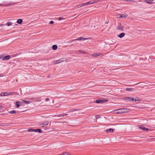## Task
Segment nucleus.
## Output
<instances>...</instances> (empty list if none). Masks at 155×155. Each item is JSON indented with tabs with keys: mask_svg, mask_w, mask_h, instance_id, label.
<instances>
[{
	"mask_svg": "<svg viewBox=\"0 0 155 155\" xmlns=\"http://www.w3.org/2000/svg\"><path fill=\"white\" fill-rule=\"evenodd\" d=\"M129 109L126 108H122L119 109V110H118L119 111V114L127 113L129 112Z\"/></svg>",
	"mask_w": 155,
	"mask_h": 155,
	"instance_id": "obj_1",
	"label": "nucleus"
},
{
	"mask_svg": "<svg viewBox=\"0 0 155 155\" xmlns=\"http://www.w3.org/2000/svg\"><path fill=\"white\" fill-rule=\"evenodd\" d=\"M14 92H11L10 93L7 92H2L0 94L1 96H7L9 95H14Z\"/></svg>",
	"mask_w": 155,
	"mask_h": 155,
	"instance_id": "obj_2",
	"label": "nucleus"
},
{
	"mask_svg": "<svg viewBox=\"0 0 155 155\" xmlns=\"http://www.w3.org/2000/svg\"><path fill=\"white\" fill-rule=\"evenodd\" d=\"M108 100L106 98L102 99L97 100L96 101V103H101L107 102Z\"/></svg>",
	"mask_w": 155,
	"mask_h": 155,
	"instance_id": "obj_3",
	"label": "nucleus"
},
{
	"mask_svg": "<svg viewBox=\"0 0 155 155\" xmlns=\"http://www.w3.org/2000/svg\"><path fill=\"white\" fill-rule=\"evenodd\" d=\"M117 29L119 30L123 31L124 30V27L121 24H119L117 27Z\"/></svg>",
	"mask_w": 155,
	"mask_h": 155,
	"instance_id": "obj_4",
	"label": "nucleus"
},
{
	"mask_svg": "<svg viewBox=\"0 0 155 155\" xmlns=\"http://www.w3.org/2000/svg\"><path fill=\"white\" fill-rule=\"evenodd\" d=\"M139 127L140 128L143 130H145L146 131H148L149 130L148 128H145L143 126H140Z\"/></svg>",
	"mask_w": 155,
	"mask_h": 155,
	"instance_id": "obj_5",
	"label": "nucleus"
},
{
	"mask_svg": "<svg viewBox=\"0 0 155 155\" xmlns=\"http://www.w3.org/2000/svg\"><path fill=\"white\" fill-rule=\"evenodd\" d=\"M10 58V56L9 55H8L5 56L2 59V60L3 61H5L6 60H8Z\"/></svg>",
	"mask_w": 155,
	"mask_h": 155,
	"instance_id": "obj_6",
	"label": "nucleus"
},
{
	"mask_svg": "<svg viewBox=\"0 0 155 155\" xmlns=\"http://www.w3.org/2000/svg\"><path fill=\"white\" fill-rule=\"evenodd\" d=\"M49 122L48 121H46L44 122H43L42 124L40 125H42V127H43L44 125L46 126L47 125L49 124Z\"/></svg>",
	"mask_w": 155,
	"mask_h": 155,
	"instance_id": "obj_7",
	"label": "nucleus"
},
{
	"mask_svg": "<svg viewBox=\"0 0 155 155\" xmlns=\"http://www.w3.org/2000/svg\"><path fill=\"white\" fill-rule=\"evenodd\" d=\"M86 38H79L78 39H74L72 40L71 41V42L73 41H81V40H86Z\"/></svg>",
	"mask_w": 155,
	"mask_h": 155,
	"instance_id": "obj_8",
	"label": "nucleus"
},
{
	"mask_svg": "<svg viewBox=\"0 0 155 155\" xmlns=\"http://www.w3.org/2000/svg\"><path fill=\"white\" fill-rule=\"evenodd\" d=\"M101 53H94V54H92V56L93 57H98V56H100V55H101Z\"/></svg>",
	"mask_w": 155,
	"mask_h": 155,
	"instance_id": "obj_9",
	"label": "nucleus"
},
{
	"mask_svg": "<svg viewBox=\"0 0 155 155\" xmlns=\"http://www.w3.org/2000/svg\"><path fill=\"white\" fill-rule=\"evenodd\" d=\"M22 104L21 102L20 101H17L16 102V105L17 107L18 108L20 105H21Z\"/></svg>",
	"mask_w": 155,
	"mask_h": 155,
	"instance_id": "obj_10",
	"label": "nucleus"
},
{
	"mask_svg": "<svg viewBox=\"0 0 155 155\" xmlns=\"http://www.w3.org/2000/svg\"><path fill=\"white\" fill-rule=\"evenodd\" d=\"M106 131L107 133L113 132L114 131L113 129L112 128H110L106 130Z\"/></svg>",
	"mask_w": 155,
	"mask_h": 155,
	"instance_id": "obj_11",
	"label": "nucleus"
},
{
	"mask_svg": "<svg viewBox=\"0 0 155 155\" xmlns=\"http://www.w3.org/2000/svg\"><path fill=\"white\" fill-rule=\"evenodd\" d=\"M12 5V4H11L10 3L8 4H6V5H3V4H1V3H0V6H9L11 5Z\"/></svg>",
	"mask_w": 155,
	"mask_h": 155,
	"instance_id": "obj_12",
	"label": "nucleus"
},
{
	"mask_svg": "<svg viewBox=\"0 0 155 155\" xmlns=\"http://www.w3.org/2000/svg\"><path fill=\"white\" fill-rule=\"evenodd\" d=\"M125 35V33H120V34L118 36L121 38L123 37Z\"/></svg>",
	"mask_w": 155,
	"mask_h": 155,
	"instance_id": "obj_13",
	"label": "nucleus"
},
{
	"mask_svg": "<svg viewBox=\"0 0 155 155\" xmlns=\"http://www.w3.org/2000/svg\"><path fill=\"white\" fill-rule=\"evenodd\" d=\"M86 5H90L91 4H92L94 3V1H90L88 2H86Z\"/></svg>",
	"mask_w": 155,
	"mask_h": 155,
	"instance_id": "obj_14",
	"label": "nucleus"
},
{
	"mask_svg": "<svg viewBox=\"0 0 155 155\" xmlns=\"http://www.w3.org/2000/svg\"><path fill=\"white\" fill-rule=\"evenodd\" d=\"M145 2L148 4H153V2H151V1H149V0H146L145 1Z\"/></svg>",
	"mask_w": 155,
	"mask_h": 155,
	"instance_id": "obj_15",
	"label": "nucleus"
},
{
	"mask_svg": "<svg viewBox=\"0 0 155 155\" xmlns=\"http://www.w3.org/2000/svg\"><path fill=\"white\" fill-rule=\"evenodd\" d=\"M22 19H19L17 20V22L18 24H21L22 23Z\"/></svg>",
	"mask_w": 155,
	"mask_h": 155,
	"instance_id": "obj_16",
	"label": "nucleus"
},
{
	"mask_svg": "<svg viewBox=\"0 0 155 155\" xmlns=\"http://www.w3.org/2000/svg\"><path fill=\"white\" fill-rule=\"evenodd\" d=\"M63 61V60L62 59H60L59 60H56V62L55 63L56 64L59 63H60Z\"/></svg>",
	"mask_w": 155,
	"mask_h": 155,
	"instance_id": "obj_17",
	"label": "nucleus"
},
{
	"mask_svg": "<svg viewBox=\"0 0 155 155\" xmlns=\"http://www.w3.org/2000/svg\"><path fill=\"white\" fill-rule=\"evenodd\" d=\"M28 132H35V129H33L32 128L29 129L28 130Z\"/></svg>",
	"mask_w": 155,
	"mask_h": 155,
	"instance_id": "obj_18",
	"label": "nucleus"
},
{
	"mask_svg": "<svg viewBox=\"0 0 155 155\" xmlns=\"http://www.w3.org/2000/svg\"><path fill=\"white\" fill-rule=\"evenodd\" d=\"M57 48V46L56 45H54L52 46V49L54 50H55Z\"/></svg>",
	"mask_w": 155,
	"mask_h": 155,
	"instance_id": "obj_19",
	"label": "nucleus"
},
{
	"mask_svg": "<svg viewBox=\"0 0 155 155\" xmlns=\"http://www.w3.org/2000/svg\"><path fill=\"white\" fill-rule=\"evenodd\" d=\"M131 97H127L124 98V99L126 100L130 101L131 100Z\"/></svg>",
	"mask_w": 155,
	"mask_h": 155,
	"instance_id": "obj_20",
	"label": "nucleus"
},
{
	"mask_svg": "<svg viewBox=\"0 0 155 155\" xmlns=\"http://www.w3.org/2000/svg\"><path fill=\"white\" fill-rule=\"evenodd\" d=\"M131 100H132V101H134V100H135V101H139V99H138V98H132V97H131Z\"/></svg>",
	"mask_w": 155,
	"mask_h": 155,
	"instance_id": "obj_21",
	"label": "nucleus"
},
{
	"mask_svg": "<svg viewBox=\"0 0 155 155\" xmlns=\"http://www.w3.org/2000/svg\"><path fill=\"white\" fill-rule=\"evenodd\" d=\"M22 101L24 103H26V104H29L31 103V102L30 101H27L24 100H22Z\"/></svg>",
	"mask_w": 155,
	"mask_h": 155,
	"instance_id": "obj_22",
	"label": "nucleus"
},
{
	"mask_svg": "<svg viewBox=\"0 0 155 155\" xmlns=\"http://www.w3.org/2000/svg\"><path fill=\"white\" fill-rule=\"evenodd\" d=\"M127 17V16L126 15H125L124 14H121L120 15V17L119 18H124V17Z\"/></svg>",
	"mask_w": 155,
	"mask_h": 155,
	"instance_id": "obj_23",
	"label": "nucleus"
},
{
	"mask_svg": "<svg viewBox=\"0 0 155 155\" xmlns=\"http://www.w3.org/2000/svg\"><path fill=\"white\" fill-rule=\"evenodd\" d=\"M9 113L11 114H13L15 113H16V112L15 110H12V111H11L9 112Z\"/></svg>",
	"mask_w": 155,
	"mask_h": 155,
	"instance_id": "obj_24",
	"label": "nucleus"
},
{
	"mask_svg": "<svg viewBox=\"0 0 155 155\" xmlns=\"http://www.w3.org/2000/svg\"><path fill=\"white\" fill-rule=\"evenodd\" d=\"M132 89H133L131 88H127L126 89V91H132Z\"/></svg>",
	"mask_w": 155,
	"mask_h": 155,
	"instance_id": "obj_25",
	"label": "nucleus"
},
{
	"mask_svg": "<svg viewBox=\"0 0 155 155\" xmlns=\"http://www.w3.org/2000/svg\"><path fill=\"white\" fill-rule=\"evenodd\" d=\"M8 26H9L12 25V23L11 22H8L7 23Z\"/></svg>",
	"mask_w": 155,
	"mask_h": 155,
	"instance_id": "obj_26",
	"label": "nucleus"
},
{
	"mask_svg": "<svg viewBox=\"0 0 155 155\" xmlns=\"http://www.w3.org/2000/svg\"><path fill=\"white\" fill-rule=\"evenodd\" d=\"M38 132L40 133H41V130L40 129H35V132Z\"/></svg>",
	"mask_w": 155,
	"mask_h": 155,
	"instance_id": "obj_27",
	"label": "nucleus"
},
{
	"mask_svg": "<svg viewBox=\"0 0 155 155\" xmlns=\"http://www.w3.org/2000/svg\"><path fill=\"white\" fill-rule=\"evenodd\" d=\"M118 110H119V109H117L114 110V113L115 114H119V111H118Z\"/></svg>",
	"mask_w": 155,
	"mask_h": 155,
	"instance_id": "obj_28",
	"label": "nucleus"
},
{
	"mask_svg": "<svg viewBox=\"0 0 155 155\" xmlns=\"http://www.w3.org/2000/svg\"><path fill=\"white\" fill-rule=\"evenodd\" d=\"M64 155H71L69 153L66 152L64 153Z\"/></svg>",
	"mask_w": 155,
	"mask_h": 155,
	"instance_id": "obj_29",
	"label": "nucleus"
},
{
	"mask_svg": "<svg viewBox=\"0 0 155 155\" xmlns=\"http://www.w3.org/2000/svg\"><path fill=\"white\" fill-rule=\"evenodd\" d=\"M81 4V6H82V7L86 5V3H83Z\"/></svg>",
	"mask_w": 155,
	"mask_h": 155,
	"instance_id": "obj_30",
	"label": "nucleus"
},
{
	"mask_svg": "<svg viewBox=\"0 0 155 155\" xmlns=\"http://www.w3.org/2000/svg\"><path fill=\"white\" fill-rule=\"evenodd\" d=\"M79 51L81 53L83 54L85 53V52L82 50H79Z\"/></svg>",
	"mask_w": 155,
	"mask_h": 155,
	"instance_id": "obj_31",
	"label": "nucleus"
},
{
	"mask_svg": "<svg viewBox=\"0 0 155 155\" xmlns=\"http://www.w3.org/2000/svg\"><path fill=\"white\" fill-rule=\"evenodd\" d=\"M63 19V18H62V17H60V18H58V20L60 21V20H61L62 19Z\"/></svg>",
	"mask_w": 155,
	"mask_h": 155,
	"instance_id": "obj_32",
	"label": "nucleus"
},
{
	"mask_svg": "<svg viewBox=\"0 0 155 155\" xmlns=\"http://www.w3.org/2000/svg\"><path fill=\"white\" fill-rule=\"evenodd\" d=\"M6 26V25L5 24H2L0 25V27L2 26Z\"/></svg>",
	"mask_w": 155,
	"mask_h": 155,
	"instance_id": "obj_33",
	"label": "nucleus"
},
{
	"mask_svg": "<svg viewBox=\"0 0 155 155\" xmlns=\"http://www.w3.org/2000/svg\"><path fill=\"white\" fill-rule=\"evenodd\" d=\"M75 110H75V109H72V110H70L69 112H73V111H75Z\"/></svg>",
	"mask_w": 155,
	"mask_h": 155,
	"instance_id": "obj_34",
	"label": "nucleus"
},
{
	"mask_svg": "<svg viewBox=\"0 0 155 155\" xmlns=\"http://www.w3.org/2000/svg\"><path fill=\"white\" fill-rule=\"evenodd\" d=\"M100 117V116L98 115H97L95 116V118L96 119Z\"/></svg>",
	"mask_w": 155,
	"mask_h": 155,
	"instance_id": "obj_35",
	"label": "nucleus"
},
{
	"mask_svg": "<svg viewBox=\"0 0 155 155\" xmlns=\"http://www.w3.org/2000/svg\"><path fill=\"white\" fill-rule=\"evenodd\" d=\"M126 0L127 1H130V2H134V1H133V0Z\"/></svg>",
	"mask_w": 155,
	"mask_h": 155,
	"instance_id": "obj_36",
	"label": "nucleus"
},
{
	"mask_svg": "<svg viewBox=\"0 0 155 155\" xmlns=\"http://www.w3.org/2000/svg\"><path fill=\"white\" fill-rule=\"evenodd\" d=\"M62 116H62V114H61L58 115V116H57L58 117H62Z\"/></svg>",
	"mask_w": 155,
	"mask_h": 155,
	"instance_id": "obj_37",
	"label": "nucleus"
},
{
	"mask_svg": "<svg viewBox=\"0 0 155 155\" xmlns=\"http://www.w3.org/2000/svg\"><path fill=\"white\" fill-rule=\"evenodd\" d=\"M50 24H53L54 23V22L53 21H51L50 22Z\"/></svg>",
	"mask_w": 155,
	"mask_h": 155,
	"instance_id": "obj_38",
	"label": "nucleus"
},
{
	"mask_svg": "<svg viewBox=\"0 0 155 155\" xmlns=\"http://www.w3.org/2000/svg\"><path fill=\"white\" fill-rule=\"evenodd\" d=\"M49 100V99L48 98H47L45 100L46 101H48Z\"/></svg>",
	"mask_w": 155,
	"mask_h": 155,
	"instance_id": "obj_39",
	"label": "nucleus"
},
{
	"mask_svg": "<svg viewBox=\"0 0 155 155\" xmlns=\"http://www.w3.org/2000/svg\"><path fill=\"white\" fill-rule=\"evenodd\" d=\"M62 115L63 116L62 117H64V116H65L67 115V114H62Z\"/></svg>",
	"mask_w": 155,
	"mask_h": 155,
	"instance_id": "obj_40",
	"label": "nucleus"
},
{
	"mask_svg": "<svg viewBox=\"0 0 155 155\" xmlns=\"http://www.w3.org/2000/svg\"><path fill=\"white\" fill-rule=\"evenodd\" d=\"M78 6L79 8L81 7H82V6H81V4L79 5H78Z\"/></svg>",
	"mask_w": 155,
	"mask_h": 155,
	"instance_id": "obj_41",
	"label": "nucleus"
},
{
	"mask_svg": "<svg viewBox=\"0 0 155 155\" xmlns=\"http://www.w3.org/2000/svg\"><path fill=\"white\" fill-rule=\"evenodd\" d=\"M61 155H64V153H62L61 154Z\"/></svg>",
	"mask_w": 155,
	"mask_h": 155,
	"instance_id": "obj_42",
	"label": "nucleus"
},
{
	"mask_svg": "<svg viewBox=\"0 0 155 155\" xmlns=\"http://www.w3.org/2000/svg\"><path fill=\"white\" fill-rule=\"evenodd\" d=\"M1 58H2V57H1V56H0V59Z\"/></svg>",
	"mask_w": 155,
	"mask_h": 155,
	"instance_id": "obj_43",
	"label": "nucleus"
}]
</instances>
